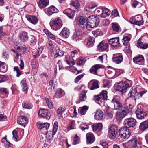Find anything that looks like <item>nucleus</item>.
I'll return each mask as SVG.
<instances>
[{"mask_svg":"<svg viewBox=\"0 0 148 148\" xmlns=\"http://www.w3.org/2000/svg\"><path fill=\"white\" fill-rule=\"evenodd\" d=\"M146 91H143L139 92V93L137 92L136 88H132L128 94L129 97H127L126 99L127 101H130L132 104L135 103L137 99H138L141 97L143 94H145Z\"/></svg>","mask_w":148,"mask_h":148,"instance_id":"nucleus-1","label":"nucleus"},{"mask_svg":"<svg viewBox=\"0 0 148 148\" xmlns=\"http://www.w3.org/2000/svg\"><path fill=\"white\" fill-rule=\"evenodd\" d=\"M130 80H128V82H119L116 84L114 85L115 89L116 91H119L122 94L125 93L128 88L131 86L130 84L131 83Z\"/></svg>","mask_w":148,"mask_h":148,"instance_id":"nucleus-2","label":"nucleus"},{"mask_svg":"<svg viewBox=\"0 0 148 148\" xmlns=\"http://www.w3.org/2000/svg\"><path fill=\"white\" fill-rule=\"evenodd\" d=\"M98 16H97L92 15L88 17L87 18L88 21L86 25V29H87L94 28L98 26L100 22V19Z\"/></svg>","mask_w":148,"mask_h":148,"instance_id":"nucleus-3","label":"nucleus"},{"mask_svg":"<svg viewBox=\"0 0 148 148\" xmlns=\"http://www.w3.org/2000/svg\"><path fill=\"white\" fill-rule=\"evenodd\" d=\"M121 110V111H117L116 113V118L119 121H121L129 112V108L127 107H123Z\"/></svg>","mask_w":148,"mask_h":148,"instance_id":"nucleus-4","label":"nucleus"},{"mask_svg":"<svg viewBox=\"0 0 148 148\" xmlns=\"http://www.w3.org/2000/svg\"><path fill=\"white\" fill-rule=\"evenodd\" d=\"M119 134L118 137H120L122 139H127L130 137L131 133L129 129H127L123 127L119 130Z\"/></svg>","mask_w":148,"mask_h":148,"instance_id":"nucleus-5","label":"nucleus"},{"mask_svg":"<svg viewBox=\"0 0 148 148\" xmlns=\"http://www.w3.org/2000/svg\"><path fill=\"white\" fill-rule=\"evenodd\" d=\"M111 103L113 105L114 109L115 110H119L123 108L122 103L120 101L119 97L114 96L111 101Z\"/></svg>","mask_w":148,"mask_h":148,"instance_id":"nucleus-6","label":"nucleus"},{"mask_svg":"<svg viewBox=\"0 0 148 148\" xmlns=\"http://www.w3.org/2000/svg\"><path fill=\"white\" fill-rule=\"evenodd\" d=\"M49 24L51 28L55 30H57L60 29L62 25L61 19L58 18L51 21Z\"/></svg>","mask_w":148,"mask_h":148,"instance_id":"nucleus-7","label":"nucleus"},{"mask_svg":"<svg viewBox=\"0 0 148 148\" xmlns=\"http://www.w3.org/2000/svg\"><path fill=\"white\" fill-rule=\"evenodd\" d=\"M136 121L134 118H129L125 119L123 122L124 127L127 129L134 127L136 124Z\"/></svg>","mask_w":148,"mask_h":148,"instance_id":"nucleus-8","label":"nucleus"},{"mask_svg":"<svg viewBox=\"0 0 148 148\" xmlns=\"http://www.w3.org/2000/svg\"><path fill=\"white\" fill-rule=\"evenodd\" d=\"M117 126L115 125H112L109 128L108 131V135L111 139H114L117 136L118 132Z\"/></svg>","mask_w":148,"mask_h":148,"instance_id":"nucleus-9","label":"nucleus"},{"mask_svg":"<svg viewBox=\"0 0 148 148\" xmlns=\"http://www.w3.org/2000/svg\"><path fill=\"white\" fill-rule=\"evenodd\" d=\"M136 116L138 119H145L148 115L147 111L143 108H138L135 111Z\"/></svg>","mask_w":148,"mask_h":148,"instance_id":"nucleus-10","label":"nucleus"},{"mask_svg":"<svg viewBox=\"0 0 148 148\" xmlns=\"http://www.w3.org/2000/svg\"><path fill=\"white\" fill-rule=\"evenodd\" d=\"M108 92L106 90L102 91L99 95H95L94 99L97 101H101L102 100H106L108 98Z\"/></svg>","mask_w":148,"mask_h":148,"instance_id":"nucleus-11","label":"nucleus"},{"mask_svg":"<svg viewBox=\"0 0 148 148\" xmlns=\"http://www.w3.org/2000/svg\"><path fill=\"white\" fill-rule=\"evenodd\" d=\"M38 114L39 118H45L48 120L50 118L51 115L47 109H41L38 112Z\"/></svg>","mask_w":148,"mask_h":148,"instance_id":"nucleus-12","label":"nucleus"},{"mask_svg":"<svg viewBox=\"0 0 148 148\" xmlns=\"http://www.w3.org/2000/svg\"><path fill=\"white\" fill-rule=\"evenodd\" d=\"M87 18H85L82 16H80L77 18L76 23L79 26L83 28H86V25L87 24Z\"/></svg>","mask_w":148,"mask_h":148,"instance_id":"nucleus-13","label":"nucleus"},{"mask_svg":"<svg viewBox=\"0 0 148 148\" xmlns=\"http://www.w3.org/2000/svg\"><path fill=\"white\" fill-rule=\"evenodd\" d=\"M128 144L129 147L130 148H139L140 146L135 136H133L132 138L128 141Z\"/></svg>","mask_w":148,"mask_h":148,"instance_id":"nucleus-14","label":"nucleus"},{"mask_svg":"<svg viewBox=\"0 0 148 148\" xmlns=\"http://www.w3.org/2000/svg\"><path fill=\"white\" fill-rule=\"evenodd\" d=\"M108 42L109 44L112 47H119L120 45L119 37L112 38L109 40Z\"/></svg>","mask_w":148,"mask_h":148,"instance_id":"nucleus-15","label":"nucleus"},{"mask_svg":"<svg viewBox=\"0 0 148 148\" xmlns=\"http://www.w3.org/2000/svg\"><path fill=\"white\" fill-rule=\"evenodd\" d=\"M63 13L66 15L70 19H73L75 16V11L70 8L66 9L63 12Z\"/></svg>","mask_w":148,"mask_h":148,"instance_id":"nucleus-16","label":"nucleus"},{"mask_svg":"<svg viewBox=\"0 0 148 148\" xmlns=\"http://www.w3.org/2000/svg\"><path fill=\"white\" fill-rule=\"evenodd\" d=\"M27 118L25 116H22L18 117L17 121L18 124L24 127L27 125Z\"/></svg>","mask_w":148,"mask_h":148,"instance_id":"nucleus-17","label":"nucleus"},{"mask_svg":"<svg viewBox=\"0 0 148 148\" xmlns=\"http://www.w3.org/2000/svg\"><path fill=\"white\" fill-rule=\"evenodd\" d=\"M102 65L97 64L93 65L89 70V72L92 74L97 75V72L100 68H102Z\"/></svg>","mask_w":148,"mask_h":148,"instance_id":"nucleus-18","label":"nucleus"},{"mask_svg":"<svg viewBox=\"0 0 148 148\" xmlns=\"http://www.w3.org/2000/svg\"><path fill=\"white\" fill-rule=\"evenodd\" d=\"M70 33L69 29L66 27H64L61 32L59 35L63 38H67L69 37Z\"/></svg>","mask_w":148,"mask_h":148,"instance_id":"nucleus-19","label":"nucleus"},{"mask_svg":"<svg viewBox=\"0 0 148 148\" xmlns=\"http://www.w3.org/2000/svg\"><path fill=\"white\" fill-rule=\"evenodd\" d=\"M98 81L95 80L93 81H90L89 83V87L90 90H92L96 89L99 88V86L98 85Z\"/></svg>","mask_w":148,"mask_h":148,"instance_id":"nucleus-20","label":"nucleus"},{"mask_svg":"<svg viewBox=\"0 0 148 148\" xmlns=\"http://www.w3.org/2000/svg\"><path fill=\"white\" fill-rule=\"evenodd\" d=\"M82 32L77 31L74 32L72 36V39L75 41H77L82 38Z\"/></svg>","mask_w":148,"mask_h":148,"instance_id":"nucleus-21","label":"nucleus"},{"mask_svg":"<svg viewBox=\"0 0 148 148\" xmlns=\"http://www.w3.org/2000/svg\"><path fill=\"white\" fill-rule=\"evenodd\" d=\"M64 95V91L62 89L59 88L57 89L55 92V95L53 96V98H60Z\"/></svg>","mask_w":148,"mask_h":148,"instance_id":"nucleus-22","label":"nucleus"},{"mask_svg":"<svg viewBox=\"0 0 148 148\" xmlns=\"http://www.w3.org/2000/svg\"><path fill=\"white\" fill-rule=\"evenodd\" d=\"M108 47V45L104 42H101L97 46V48L99 50L101 51H105Z\"/></svg>","mask_w":148,"mask_h":148,"instance_id":"nucleus-23","label":"nucleus"},{"mask_svg":"<svg viewBox=\"0 0 148 148\" xmlns=\"http://www.w3.org/2000/svg\"><path fill=\"white\" fill-rule=\"evenodd\" d=\"M133 62L135 63L141 62L143 63L142 64H144V58L143 55H138L136 57H134L133 59ZM139 64V63H138Z\"/></svg>","mask_w":148,"mask_h":148,"instance_id":"nucleus-24","label":"nucleus"},{"mask_svg":"<svg viewBox=\"0 0 148 148\" xmlns=\"http://www.w3.org/2000/svg\"><path fill=\"white\" fill-rule=\"evenodd\" d=\"M103 112L100 109H97L94 116L95 119L97 120H100L103 119Z\"/></svg>","mask_w":148,"mask_h":148,"instance_id":"nucleus-25","label":"nucleus"},{"mask_svg":"<svg viewBox=\"0 0 148 148\" xmlns=\"http://www.w3.org/2000/svg\"><path fill=\"white\" fill-rule=\"evenodd\" d=\"M37 127L40 130L42 129H45L47 130L49 128L50 124L48 123H37Z\"/></svg>","mask_w":148,"mask_h":148,"instance_id":"nucleus-26","label":"nucleus"},{"mask_svg":"<svg viewBox=\"0 0 148 148\" xmlns=\"http://www.w3.org/2000/svg\"><path fill=\"white\" fill-rule=\"evenodd\" d=\"M87 92L86 90H84L82 91L79 95V100L76 101V103L77 104L80 103L81 101H85L86 99V94Z\"/></svg>","mask_w":148,"mask_h":148,"instance_id":"nucleus-27","label":"nucleus"},{"mask_svg":"<svg viewBox=\"0 0 148 148\" xmlns=\"http://www.w3.org/2000/svg\"><path fill=\"white\" fill-rule=\"evenodd\" d=\"M140 130L142 131H145L148 129V120H147L141 122L139 125Z\"/></svg>","mask_w":148,"mask_h":148,"instance_id":"nucleus-28","label":"nucleus"},{"mask_svg":"<svg viewBox=\"0 0 148 148\" xmlns=\"http://www.w3.org/2000/svg\"><path fill=\"white\" fill-rule=\"evenodd\" d=\"M102 12L100 15L101 17L102 18H105L108 16L110 14L111 11L106 8H103L101 9Z\"/></svg>","mask_w":148,"mask_h":148,"instance_id":"nucleus-29","label":"nucleus"},{"mask_svg":"<svg viewBox=\"0 0 148 148\" xmlns=\"http://www.w3.org/2000/svg\"><path fill=\"white\" fill-rule=\"evenodd\" d=\"M49 3V0H40L38 5L40 9H43L46 7Z\"/></svg>","mask_w":148,"mask_h":148,"instance_id":"nucleus-30","label":"nucleus"},{"mask_svg":"<svg viewBox=\"0 0 148 148\" xmlns=\"http://www.w3.org/2000/svg\"><path fill=\"white\" fill-rule=\"evenodd\" d=\"M47 11L50 15H51L53 13H57L59 12V10L53 5L51 6L48 8Z\"/></svg>","mask_w":148,"mask_h":148,"instance_id":"nucleus-31","label":"nucleus"},{"mask_svg":"<svg viewBox=\"0 0 148 148\" xmlns=\"http://www.w3.org/2000/svg\"><path fill=\"white\" fill-rule=\"evenodd\" d=\"M87 143L91 144L93 143L95 140V137L93 134L91 133H87L86 135Z\"/></svg>","mask_w":148,"mask_h":148,"instance_id":"nucleus-32","label":"nucleus"},{"mask_svg":"<svg viewBox=\"0 0 148 148\" xmlns=\"http://www.w3.org/2000/svg\"><path fill=\"white\" fill-rule=\"evenodd\" d=\"M137 46L138 47L145 49L148 48V43L143 42L141 41L140 39H139L137 41Z\"/></svg>","mask_w":148,"mask_h":148,"instance_id":"nucleus-33","label":"nucleus"},{"mask_svg":"<svg viewBox=\"0 0 148 148\" xmlns=\"http://www.w3.org/2000/svg\"><path fill=\"white\" fill-rule=\"evenodd\" d=\"M95 38L94 37L89 36L88 38V42L86 44V46L88 47H90L94 45L95 42Z\"/></svg>","mask_w":148,"mask_h":148,"instance_id":"nucleus-34","label":"nucleus"},{"mask_svg":"<svg viewBox=\"0 0 148 148\" xmlns=\"http://www.w3.org/2000/svg\"><path fill=\"white\" fill-rule=\"evenodd\" d=\"M19 37L22 41L25 42L27 41L28 39L27 32L25 31H22L20 33Z\"/></svg>","mask_w":148,"mask_h":148,"instance_id":"nucleus-35","label":"nucleus"},{"mask_svg":"<svg viewBox=\"0 0 148 148\" xmlns=\"http://www.w3.org/2000/svg\"><path fill=\"white\" fill-rule=\"evenodd\" d=\"M123 56L121 54H120L117 56L113 57L112 59L113 62L115 63L118 64L120 63L123 61Z\"/></svg>","mask_w":148,"mask_h":148,"instance_id":"nucleus-36","label":"nucleus"},{"mask_svg":"<svg viewBox=\"0 0 148 148\" xmlns=\"http://www.w3.org/2000/svg\"><path fill=\"white\" fill-rule=\"evenodd\" d=\"M38 20L35 16L28 15V21L32 24L35 25L38 23Z\"/></svg>","mask_w":148,"mask_h":148,"instance_id":"nucleus-37","label":"nucleus"},{"mask_svg":"<svg viewBox=\"0 0 148 148\" xmlns=\"http://www.w3.org/2000/svg\"><path fill=\"white\" fill-rule=\"evenodd\" d=\"M102 124L101 123H96L92 125L93 130L94 131H100L102 128Z\"/></svg>","mask_w":148,"mask_h":148,"instance_id":"nucleus-38","label":"nucleus"},{"mask_svg":"<svg viewBox=\"0 0 148 148\" xmlns=\"http://www.w3.org/2000/svg\"><path fill=\"white\" fill-rule=\"evenodd\" d=\"M65 58L66 62L71 67L75 64V60L73 58H71L69 56H66Z\"/></svg>","mask_w":148,"mask_h":148,"instance_id":"nucleus-39","label":"nucleus"},{"mask_svg":"<svg viewBox=\"0 0 148 148\" xmlns=\"http://www.w3.org/2000/svg\"><path fill=\"white\" fill-rule=\"evenodd\" d=\"M22 90L23 91H25L27 90V85L26 82V78L23 79L20 82Z\"/></svg>","mask_w":148,"mask_h":148,"instance_id":"nucleus-40","label":"nucleus"},{"mask_svg":"<svg viewBox=\"0 0 148 148\" xmlns=\"http://www.w3.org/2000/svg\"><path fill=\"white\" fill-rule=\"evenodd\" d=\"M54 135L53 134V132H52L51 131L47 132L46 135L47 141L49 142V143H51V141L53 139Z\"/></svg>","mask_w":148,"mask_h":148,"instance_id":"nucleus-41","label":"nucleus"},{"mask_svg":"<svg viewBox=\"0 0 148 148\" xmlns=\"http://www.w3.org/2000/svg\"><path fill=\"white\" fill-rule=\"evenodd\" d=\"M97 5L94 3H90L87 6H86L84 8V9L87 11H91V10L93 9L94 8L96 7Z\"/></svg>","mask_w":148,"mask_h":148,"instance_id":"nucleus-42","label":"nucleus"},{"mask_svg":"<svg viewBox=\"0 0 148 148\" xmlns=\"http://www.w3.org/2000/svg\"><path fill=\"white\" fill-rule=\"evenodd\" d=\"M89 109V106L85 105L82 107L79 111V113L81 115H84Z\"/></svg>","mask_w":148,"mask_h":148,"instance_id":"nucleus-43","label":"nucleus"},{"mask_svg":"<svg viewBox=\"0 0 148 148\" xmlns=\"http://www.w3.org/2000/svg\"><path fill=\"white\" fill-rule=\"evenodd\" d=\"M70 5L73 6L74 8L76 9L78 8L80 6V4L78 0H72Z\"/></svg>","mask_w":148,"mask_h":148,"instance_id":"nucleus-44","label":"nucleus"},{"mask_svg":"<svg viewBox=\"0 0 148 148\" xmlns=\"http://www.w3.org/2000/svg\"><path fill=\"white\" fill-rule=\"evenodd\" d=\"M43 32L47 36L51 39L54 40L56 39L55 36L48 30L44 29Z\"/></svg>","mask_w":148,"mask_h":148,"instance_id":"nucleus-45","label":"nucleus"},{"mask_svg":"<svg viewBox=\"0 0 148 148\" xmlns=\"http://www.w3.org/2000/svg\"><path fill=\"white\" fill-rule=\"evenodd\" d=\"M131 38L127 36L124 35L123 36V42L124 46H127L128 44L129 41L130 40Z\"/></svg>","mask_w":148,"mask_h":148,"instance_id":"nucleus-46","label":"nucleus"},{"mask_svg":"<svg viewBox=\"0 0 148 148\" xmlns=\"http://www.w3.org/2000/svg\"><path fill=\"white\" fill-rule=\"evenodd\" d=\"M5 63L0 61V72H5L8 70V68H5Z\"/></svg>","mask_w":148,"mask_h":148,"instance_id":"nucleus-47","label":"nucleus"},{"mask_svg":"<svg viewBox=\"0 0 148 148\" xmlns=\"http://www.w3.org/2000/svg\"><path fill=\"white\" fill-rule=\"evenodd\" d=\"M75 124V121L73 120H72L69 122V124L67 126L68 128L70 130L74 129Z\"/></svg>","mask_w":148,"mask_h":148,"instance_id":"nucleus-48","label":"nucleus"},{"mask_svg":"<svg viewBox=\"0 0 148 148\" xmlns=\"http://www.w3.org/2000/svg\"><path fill=\"white\" fill-rule=\"evenodd\" d=\"M46 103L48 107L50 109H52L53 108V105L52 101L49 98H45Z\"/></svg>","mask_w":148,"mask_h":148,"instance_id":"nucleus-49","label":"nucleus"},{"mask_svg":"<svg viewBox=\"0 0 148 148\" xmlns=\"http://www.w3.org/2000/svg\"><path fill=\"white\" fill-rule=\"evenodd\" d=\"M65 110L64 107L62 106H61L57 110V114L58 115L61 116L63 112H64Z\"/></svg>","mask_w":148,"mask_h":148,"instance_id":"nucleus-50","label":"nucleus"},{"mask_svg":"<svg viewBox=\"0 0 148 148\" xmlns=\"http://www.w3.org/2000/svg\"><path fill=\"white\" fill-rule=\"evenodd\" d=\"M105 113L106 116H108L109 118H112L113 117V115L111 110L106 109H105Z\"/></svg>","mask_w":148,"mask_h":148,"instance_id":"nucleus-51","label":"nucleus"},{"mask_svg":"<svg viewBox=\"0 0 148 148\" xmlns=\"http://www.w3.org/2000/svg\"><path fill=\"white\" fill-rule=\"evenodd\" d=\"M58 127V123L57 121L54 122L53 126V129L52 132H53V134H55L57 132Z\"/></svg>","mask_w":148,"mask_h":148,"instance_id":"nucleus-52","label":"nucleus"},{"mask_svg":"<svg viewBox=\"0 0 148 148\" xmlns=\"http://www.w3.org/2000/svg\"><path fill=\"white\" fill-rule=\"evenodd\" d=\"M112 26L113 30L115 32H118L119 29V26L118 24L114 23H112Z\"/></svg>","mask_w":148,"mask_h":148,"instance_id":"nucleus-53","label":"nucleus"},{"mask_svg":"<svg viewBox=\"0 0 148 148\" xmlns=\"http://www.w3.org/2000/svg\"><path fill=\"white\" fill-rule=\"evenodd\" d=\"M8 79L7 76L0 74V83L5 82L8 80Z\"/></svg>","mask_w":148,"mask_h":148,"instance_id":"nucleus-54","label":"nucleus"},{"mask_svg":"<svg viewBox=\"0 0 148 148\" xmlns=\"http://www.w3.org/2000/svg\"><path fill=\"white\" fill-rule=\"evenodd\" d=\"M89 126L86 124V123H82L80 126V128L83 131H84L85 130H88L89 129Z\"/></svg>","mask_w":148,"mask_h":148,"instance_id":"nucleus-55","label":"nucleus"},{"mask_svg":"<svg viewBox=\"0 0 148 148\" xmlns=\"http://www.w3.org/2000/svg\"><path fill=\"white\" fill-rule=\"evenodd\" d=\"M56 55L58 56H62L64 55V52L61 50L59 48L57 49L56 50Z\"/></svg>","mask_w":148,"mask_h":148,"instance_id":"nucleus-56","label":"nucleus"},{"mask_svg":"<svg viewBox=\"0 0 148 148\" xmlns=\"http://www.w3.org/2000/svg\"><path fill=\"white\" fill-rule=\"evenodd\" d=\"M0 91L3 94L7 95H8V91L5 88H0Z\"/></svg>","mask_w":148,"mask_h":148,"instance_id":"nucleus-57","label":"nucleus"},{"mask_svg":"<svg viewBox=\"0 0 148 148\" xmlns=\"http://www.w3.org/2000/svg\"><path fill=\"white\" fill-rule=\"evenodd\" d=\"M107 57L106 54H104L102 56H99L97 59V60H99L101 63H103V59L104 58H107Z\"/></svg>","mask_w":148,"mask_h":148,"instance_id":"nucleus-58","label":"nucleus"},{"mask_svg":"<svg viewBox=\"0 0 148 148\" xmlns=\"http://www.w3.org/2000/svg\"><path fill=\"white\" fill-rule=\"evenodd\" d=\"M84 76V75L83 74H82L77 76L75 79L74 82L75 83H77L78 81Z\"/></svg>","mask_w":148,"mask_h":148,"instance_id":"nucleus-59","label":"nucleus"},{"mask_svg":"<svg viewBox=\"0 0 148 148\" xmlns=\"http://www.w3.org/2000/svg\"><path fill=\"white\" fill-rule=\"evenodd\" d=\"M12 133L13 135V140L16 141L18 138L17 131L14 130L12 131Z\"/></svg>","mask_w":148,"mask_h":148,"instance_id":"nucleus-60","label":"nucleus"},{"mask_svg":"<svg viewBox=\"0 0 148 148\" xmlns=\"http://www.w3.org/2000/svg\"><path fill=\"white\" fill-rule=\"evenodd\" d=\"M31 36L32 38H31L30 40L31 45H34L36 42V40L34 36Z\"/></svg>","mask_w":148,"mask_h":148,"instance_id":"nucleus-61","label":"nucleus"},{"mask_svg":"<svg viewBox=\"0 0 148 148\" xmlns=\"http://www.w3.org/2000/svg\"><path fill=\"white\" fill-rule=\"evenodd\" d=\"M78 136L77 135V134H76L74 138V140L73 142L72 143V144L76 145L79 143V142L78 141Z\"/></svg>","mask_w":148,"mask_h":148,"instance_id":"nucleus-62","label":"nucleus"},{"mask_svg":"<svg viewBox=\"0 0 148 148\" xmlns=\"http://www.w3.org/2000/svg\"><path fill=\"white\" fill-rule=\"evenodd\" d=\"M57 64H58L59 70H62L64 69V67L63 65L62 64V63L60 60H59Z\"/></svg>","mask_w":148,"mask_h":148,"instance_id":"nucleus-63","label":"nucleus"},{"mask_svg":"<svg viewBox=\"0 0 148 148\" xmlns=\"http://www.w3.org/2000/svg\"><path fill=\"white\" fill-rule=\"evenodd\" d=\"M112 15L114 16L115 17L119 16L118 11L117 10L115 9L114 10L112 11Z\"/></svg>","mask_w":148,"mask_h":148,"instance_id":"nucleus-64","label":"nucleus"}]
</instances>
